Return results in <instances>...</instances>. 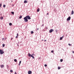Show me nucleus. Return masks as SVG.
I'll return each mask as SVG.
<instances>
[{
  "mask_svg": "<svg viewBox=\"0 0 74 74\" xmlns=\"http://www.w3.org/2000/svg\"><path fill=\"white\" fill-rule=\"evenodd\" d=\"M24 21V22H28V19L29 20L30 19H31V18L29 15H27L26 16V17H25L23 18Z\"/></svg>",
  "mask_w": 74,
  "mask_h": 74,
  "instance_id": "nucleus-1",
  "label": "nucleus"
},
{
  "mask_svg": "<svg viewBox=\"0 0 74 74\" xmlns=\"http://www.w3.org/2000/svg\"><path fill=\"white\" fill-rule=\"evenodd\" d=\"M0 53L1 54H3L4 52L3 50H1V49H0Z\"/></svg>",
  "mask_w": 74,
  "mask_h": 74,
  "instance_id": "nucleus-2",
  "label": "nucleus"
},
{
  "mask_svg": "<svg viewBox=\"0 0 74 74\" xmlns=\"http://www.w3.org/2000/svg\"><path fill=\"white\" fill-rule=\"evenodd\" d=\"M34 55H35L34 53H33L31 54V57L33 59H34V56H34Z\"/></svg>",
  "mask_w": 74,
  "mask_h": 74,
  "instance_id": "nucleus-3",
  "label": "nucleus"
},
{
  "mask_svg": "<svg viewBox=\"0 0 74 74\" xmlns=\"http://www.w3.org/2000/svg\"><path fill=\"white\" fill-rule=\"evenodd\" d=\"M70 19H71V17H70V16H69L68 18H67V21H70Z\"/></svg>",
  "mask_w": 74,
  "mask_h": 74,
  "instance_id": "nucleus-4",
  "label": "nucleus"
},
{
  "mask_svg": "<svg viewBox=\"0 0 74 74\" xmlns=\"http://www.w3.org/2000/svg\"><path fill=\"white\" fill-rule=\"evenodd\" d=\"M28 74H31L32 73V72L30 71H29L28 72Z\"/></svg>",
  "mask_w": 74,
  "mask_h": 74,
  "instance_id": "nucleus-5",
  "label": "nucleus"
},
{
  "mask_svg": "<svg viewBox=\"0 0 74 74\" xmlns=\"http://www.w3.org/2000/svg\"><path fill=\"white\" fill-rule=\"evenodd\" d=\"M54 30L53 29H51L49 30V33H52V32H53V31H54Z\"/></svg>",
  "mask_w": 74,
  "mask_h": 74,
  "instance_id": "nucleus-6",
  "label": "nucleus"
},
{
  "mask_svg": "<svg viewBox=\"0 0 74 74\" xmlns=\"http://www.w3.org/2000/svg\"><path fill=\"white\" fill-rule=\"evenodd\" d=\"M0 67L1 68H4V65H1Z\"/></svg>",
  "mask_w": 74,
  "mask_h": 74,
  "instance_id": "nucleus-7",
  "label": "nucleus"
},
{
  "mask_svg": "<svg viewBox=\"0 0 74 74\" xmlns=\"http://www.w3.org/2000/svg\"><path fill=\"white\" fill-rule=\"evenodd\" d=\"M28 56L29 57H30V56L32 57V55H31L30 53H28Z\"/></svg>",
  "mask_w": 74,
  "mask_h": 74,
  "instance_id": "nucleus-8",
  "label": "nucleus"
},
{
  "mask_svg": "<svg viewBox=\"0 0 74 74\" xmlns=\"http://www.w3.org/2000/svg\"><path fill=\"white\" fill-rule=\"evenodd\" d=\"M64 36H62V37H61L60 38V40H62L63 39V37Z\"/></svg>",
  "mask_w": 74,
  "mask_h": 74,
  "instance_id": "nucleus-9",
  "label": "nucleus"
},
{
  "mask_svg": "<svg viewBox=\"0 0 74 74\" xmlns=\"http://www.w3.org/2000/svg\"><path fill=\"white\" fill-rule=\"evenodd\" d=\"M73 14H74V11H73V10H72L71 13V14L73 15Z\"/></svg>",
  "mask_w": 74,
  "mask_h": 74,
  "instance_id": "nucleus-10",
  "label": "nucleus"
},
{
  "mask_svg": "<svg viewBox=\"0 0 74 74\" xmlns=\"http://www.w3.org/2000/svg\"><path fill=\"white\" fill-rule=\"evenodd\" d=\"M27 3V1L25 0L24 1V3Z\"/></svg>",
  "mask_w": 74,
  "mask_h": 74,
  "instance_id": "nucleus-11",
  "label": "nucleus"
},
{
  "mask_svg": "<svg viewBox=\"0 0 74 74\" xmlns=\"http://www.w3.org/2000/svg\"><path fill=\"white\" fill-rule=\"evenodd\" d=\"M21 62L22 61H21L19 62V64H18V66H20V64H21Z\"/></svg>",
  "mask_w": 74,
  "mask_h": 74,
  "instance_id": "nucleus-12",
  "label": "nucleus"
},
{
  "mask_svg": "<svg viewBox=\"0 0 74 74\" xmlns=\"http://www.w3.org/2000/svg\"><path fill=\"white\" fill-rule=\"evenodd\" d=\"M0 19H1V20H3V16L1 17Z\"/></svg>",
  "mask_w": 74,
  "mask_h": 74,
  "instance_id": "nucleus-13",
  "label": "nucleus"
},
{
  "mask_svg": "<svg viewBox=\"0 0 74 74\" xmlns=\"http://www.w3.org/2000/svg\"><path fill=\"white\" fill-rule=\"evenodd\" d=\"M11 14L13 15H14V12H11Z\"/></svg>",
  "mask_w": 74,
  "mask_h": 74,
  "instance_id": "nucleus-14",
  "label": "nucleus"
},
{
  "mask_svg": "<svg viewBox=\"0 0 74 74\" xmlns=\"http://www.w3.org/2000/svg\"><path fill=\"white\" fill-rule=\"evenodd\" d=\"M2 47H5V44H3L2 45Z\"/></svg>",
  "mask_w": 74,
  "mask_h": 74,
  "instance_id": "nucleus-15",
  "label": "nucleus"
},
{
  "mask_svg": "<svg viewBox=\"0 0 74 74\" xmlns=\"http://www.w3.org/2000/svg\"><path fill=\"white\" fill-rule=\"evenodd\" d=\"M14 62H17V60H16V59H15L14 60Z\"/></svg>",
  "mask_w": 74,
  "mask_h": 74,
  "instance_id": "nucleus-16",
  "label": "nucleus"
},
{
  "mask_svg": "<svg viewBox=\"0 0 74 74\" xmlns=\"http://www.w3.org/2000/svg\"><path fill=\"white\" fill-rule=\"evenodd\" d=\"M40 11V9H38L37 10V12H39Z\"/></svg>",
  "mask_w": 74,
  "mask_h": 74,
  "instance_id": "nucleus-17",
  "label": "nucleus"
},
{
  "mask_svg": "<svg viewBox=\"0 0 74 74\" xmlns=\"http://www.w3.org/2000/svg\"><path fill=\"white\" fill-rule=\"evenodd\" d=\"M22 16H19V18L20 19H21V18H22Z\"/></svg>",
  "mask_w": 74,
  "mask_h": 74,
  "instance_id": "nucleus-18",
  "label": "nucleus"
},
{
  "mask_svg": "<svg viewBox=\"0 0 74 74\" xmlns=\"http://www.w3.org/2000/svg\"><path fill=\"white\" fill-rule=\"evenodd\" d=\"M63 59H61L60 60V61L61 62H63Z\"/></svg>",
  "mask_w": 74,
  "mask_h": 74,
  "instance_id": "nucleus-19",
  "label": "nucleus"
},
{
  "mask_svg": "<svg viewBox=\"0 0 74 74\" xmlns=\"http://www.w3.org/2000/svg\"><path fill=\"white\" fill-rule=\"evenodd\" d=\"M58 70H60V66H59L58 67Z\"/></svg>",
  "mask_w": 74,
  "mask_h": 74,
  "instance_id": "nucleus-20",
  "label": "nucleus"
},
{
  "mask_svg": "<svg viewBox=\"0 0 74 74\" xmlns=\"http://www.w3.org/2000/svg\"><path fill=\"white\" fill-rule=\"evenodd\" d=\"M9 25L10 26H11V25H12V23H9Z\"/></svg>",
  "mask_w": 74,
  "mask_h": 74,
  "instance_id": "nucleus-21",
  "label": "nucleus"
},
{
  "mask_svg": "<svg viewBox=\"0 0 74 74\" xmlns=\"http://www.w3.org/2000/svg\"><path fill=\"white\" fill-rule=\"evenodd\" d=\"M31 34H33V33H34V32L33 31H31Z\"/></svg>",
  "mask_w": 74,
  "mask_h": 74,
  "instance_id": "nucleus-22",
  "label": "nucleus"
},
{
  "mask_svg": "<svg viewBox=\"0 0 74 74\" xmlns=\"http://www.w3.org/2000/svg\"><path fill=\"white\" fill-rule=\"evenodd\" d=\"M1 6H2V4L0 3V7H1Z\"/></svg>",
  "mask_w": 74,
  "mask_h": 74,
  "instance_id": "nucleus-23",
  "label": "nucleus"
},
{
  "mask_svg": "<svg viewBox=\"0 0 74 74\" xmlns=\"http://www.w3.org/2000/svg\"><path fill=\"white\" fill-rule=\"evenodd\" d=\"M3 7H4V8H5V5H3Z\"/></svg>",
  "mask_w": 74,
  "mask_h": 74,
  "instance_id": "nucleus-24",
  "label": "nucleus"
},
{
  "mask_svg": "<svg viewBox=\"0 0 74 74\" xmlns=\"http://www.w3.org/2000/svg\"><path fill=\"white\" fill-rule=\"evenodd\" d=\"M10 71L11 73H12V72H13V71H12V70H10Z\"/></svg>",
  "mask_w": 74,
  "mask_h": 74,
  "instance_id": "nucleus-25",
  "label": "nucleus"
},
{
  "mask_svg": "<svg viewBox=\"0 0 74 74\" xmlns=\"http://www.w3.org/2000/svg\"><path fill=\"white\" fill-rule=\"evenodd\" d=\"M44 66L45 67H47V64H45Z\"/></svg>",
  "mask_w": 74,
  "mask_h": 74,
  "instance_id": "nucleus-26",
  "label": "nucleus"
},
{
  "mask_svg": "<svg viewBox=\"0 0 74 74\" xmlns=\"http://www.w3.org/2000/svg\"><path fill=\"white\" fill-rule=\"evenodd\" d=\"M51 53H53V50H52L51 51Z\"/></svg>",
  "mask_w": 74,
  "mask_h": 74,
  "instance_id": "nucleus-27",
  "label": "nucleus"
},
{
  "mask_svg": "<svg viewBox=\"0 0 74 74\" xmlns=\"http://www.w3.org/2000/svg\"><path fill=\"white\" fill-rule=\"evenodd\" d=\"M12 7H14V4H12Z\"/></svg>",
  "mask_w": 74,
  "mask_h": 74,
  "instance_id": "nucleus-28",
  "label": "nucleus"
},
{
  "mask_svg": "<svg viewBox=\"0 0 74 74\" xmlns=\"http://www.w3.org/2000/svg\"><path fill=\"white\" fill-rule=\"evenodd\" d=\"M68 45H69V46L71 45L70 44V43Z\"/></svg>",
  "mask_w": 74,
  "mask_h": 74,
  "instance_id": "nucleus-29",
  "label": "nucleus"
},
{
  "mask_svg": "<svg viewBox=\"0 0 74 74\" xmlns=\"http://www.w3.org/2000/svg\"><path fill=\"white\" fill-rule=\"evenodd\" d=\"M38 29H39L38 28L36 29V31H37V30H38Z\"/></svg>",
  "mask_w": 74,
  "mask_h": 74,
  "instance_id": "nucleus-30",
  "label": "nucleus"
},
{
  "mask_svg": "<svg viewBox=\"0 0 74 74\" xmlns=\"http://www.w3.org/2000/svg\"><path fill=\"white\" fill-rule=\"evenodd\" d=\"M19 36V35H18V34H17V36Z\"/></svg>",
  "mask_w": 74,
  "mask_h": 74,
  "instance_id": "nucleus-31",
  "label": "nucleus"
},
{
  "mask_svg": "<svg viewBox=\"0 0 74 74\" xmlns=\"http://www.w3.org/2000/svg\"><path fill=\"white\" fill-rule=\"evenodd\" d=\"M4 38H2V40H4Z\"/></svg>",
  "mask_w": 74,
  "mask_h": 74,
  "instance_id": "nucleus-32",
  "label": "nucleus"
},
{
  "mask_svg": "<svg viewBox=\"0 0 74 74\" xmlns=\"http://www.w3.org/2000/svg\"><path fill=\"white\" fill-rule=\"evenodd\" d=\"M72 53H74V51H72Z\"/></svg>",
  "mask_w": 74,
  "mask_h": 74,
  "instance_id": "nucleus-33",
  "label": "nucleus"
},
{
  "mask_svg": "<svg viewBox=\"0 0 74 74\" xmlns=\"http://www.w3.org/2000/svg\"><path fill=\"white\" fill-rule=\"evenodd\" d=\"M15 74H17L16 73V72H15Z\"/></svg>",
  "mask_w": 74,
  "mask_h": 74,
  "instance_id": "nucleus-34",
  "label": "nucleus"
},
{
  "mask_svg": "<svg viewBox=\"0 0 74 74\" xmlns=\"http://www.w3.org/2000/svg\"><path fill=\"white\" fill-rule=\"evenodd\" d=\"M16 38H18V36H16Z\"/></svg>",
  "mask_w": 74,
  "mask_h": 74,
  "instance_id": "nucleus-35",
  "label": "nucleus"
},
{
  "mask_svg": "<svg viewBox=\"0 0 74 74\" xmlns=\"http://www.w3.org/2000/svg\"><path fill=\"white\" fill-rule=\"evenodd\" d=\"M48 14H49V13H47V15H48Z\"/></svg>",
  "mask_w": 74,
  "mask_h": 74,
  "instance_id": "nucleus-36",
  "label": "nucleus"
},
{
  "mask_svg": "<svg viewBox=\"0 0 74 74\" xmlns=\"http://www.w3.org/2000/svg\"><path fill=\"white\" fill-rule=\"evenodd\" d=\"M44 41H45V42L47 40H45Z\"/></svg>",
  "mask_w": 74,
  "mask_h": 74,
  "instance_id": "nucleus-37",
  "label": "nucleus"
},
{
  "mask_svg": "<svg viewBox=\"0 0 74 74\" xmlns=\"http://www.w3.org/2000/svg\"><path fill=\"white\" fill-rule=\"evenodd\" d=\"M12 39H13L12 38L11 39V40H12Z\"/></svg>",
  "mask_w": 74,
  "mask_h": 74,
  "instance_id": "nucleus-38",
  "label": "nucleus"
},
{
  "mask_svg": "<svg viewBox=\"0 0 74 74\" xmlns=\"http://www.w3.org/2000/svg\"><path fill=\"white\" fill-rule=\"evenodd\" d=\"M11 2H12V1H11Z\"/></svg>",
  "mask_w": 74,
  "mask_h": 74,
  "instance_id": "nucleus-39",
  "label": "nucleus"
},
{
  "mask_svg": "<svg viewBox=\"0 0 74 74\" xmlns=\"http://www.w3.org/2000/svg\"><path fill=\"white\" fill-rule=\"evenodd\" d=\"M42 26H44V24H43V25H42Z\"/></svg>",
  "mask_w": 74,
  "mask_h": 74,
  "instance_id": "nucleus-40",
  "label": "nucleus"
},
{
  "mask_svg": "<svg viewBox=\"0 0 74 74\" xmlns=\"http://www.w3.org/2000/svg\"><path fill=\"white\" fill-rule=\"evenodd\" d=\"M47 29H48V28H47Z\"/></svg>",
  "mask_w": 74,
  "mask_h": 74,
  "instance_id": "nucleus-41",
  "label": "nucleus"
}]
</instances>
